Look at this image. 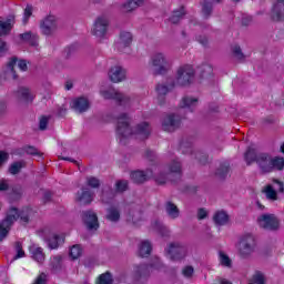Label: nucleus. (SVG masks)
<instances>
[{
	"label": "nucleus",
	"mask_w": 284,
	"mask_h": 284,
	"mask_svg": "<svg viewBox=\"0 0 284 284\" xmlns=\"http://www.w3.org/2000/svg\"><path fill=\"white\" fill-rule=\"evenodd\" d=\"M23 256H26V252L23 250H18L17 254L13 256V258L11 260V263L13 261H18V258H23Z\"/></svg>",
	"instance_id": "nucleus-59"
},
{
	"label": "nucleus",
	"mask_w": 284,
	"mask_h": 284,
	"mask_svg": "<svg viewBox=\"0 0 284 284\" xmlns=\"http://www.w3.org/2000/svg\"><path fill=\"white\" fill-rule=\"evenodd\" d=\"M151 63L154 67L153 74L155 77H159V74H166L168 70H170V63L163 53H155L151 58Z\"/></svg>",
	"instance_id": "nucleus-7"
},
{
	"label": "nucleus",
	"mask_w": 284,
	"mask_h": 284,
	"mask_svg": "<svg viewBox=\"0 0 284 284\" xmlns=\"http://www.w3.org/2000/svg\"><path fill=\"white\" fill-rule=\"evenodd\" d=\"M183 244H181L180 242H172L169 244L168 250H183Z\"/></svg>",
	"instance_id": "nucleus-51"
},
{
	"label": "nucleus",
	"mask_w": 284,
	"mask_h": 284,
	"mask_svg": "<svg viewBox=\"0 0 284 284\" xmlns=\"http://www.w3.org/2000/svg\"><path fill=\"white\" fill-rule=\"evenodd\" d=\"M194 81V68L190 64L182 65L178 70L176 85L184 88Z\"/></svg>",
	"instance_id": "nucleus-6"
},
{
	"label": "nucleus",
	"mask_w": 284,
	"mask_h": 284,
	"mask_svg": "<svg viewBox=\"0 0 284 284\" xmlns=\"http://www.w3.org/2000/svg\"><path fill=\"white\" fill-rule=\"evenodd\" d=\"M108 26H110L108 18L103 16L99 17L93 24L92 34L94 37H100V39H103V37H105L108 32Z\"/></svg>",
	"instance_id": "nucleus-10"
},
{
	"label": "nucleus",
	"mask_w": 284,
	"mask_h": 284,
	"mask_svg": "<svg viewBox=\"0 0 284 284\" xmlns=\"http://www.w3.org/2000/svg\"><path fill=\"white\" fill-rule=\"evenodd\" d=\"M82 219L88 230H99V216L92 211H84Z\"/></svg>",
	"instance_id": "nucleus-12"
},
{
	"label": "nucleus",
	"mask_w": 284,
	"mask_h": 284,
	"mask_svg": "<svg viewBox=\"0 0 284 284\" xmlns=\"http://www.w3.org/2000/svg\"><path fill=\"white\" fill-rule=\"evenodd\" d=\"M182 176L183 169L181 166V162L173 160L169 164V174H160L155 178V182L158 183V185H165L168 179H170L172 183H179Z\"/></svg>",
	"instance_id": "nucleus-3"
},
{
	"label": "nucleus",
	"mask_w": 284,
	"mask_h": 284,
	"mask_svg": "<svg viewBox=\"0 0 284 284\" xmlns=\"http://www.w3.org/2000/svg\"><path fill=\"white\" fill-rule=\"evenodd\" d=\"M283 168H284L283 158L271 159L270 172H272L273 170H283Z\"/></svg>",
	"instance_id": "nucleus-35"
},
{
	"label": "nucleus",
	"mask_w": 284,
	"mask_h": 284,
	"mask_svg": "<svg viewBox=\"0 0 284 284\" xmlns=\"http://www.w3.org/2000/svg\"><path fill=\"white\" fill-rule=\"evenodd\" d=\"M18 99H21L22 101H26V103H32L34 101V95L30 92V89L20 87L17 90Z\"/></svg>",
	"instance_id": "nucleus-23"
},
{
	"label": "nucleus",
	"mask_w": 284,
	"mask_h": 284,
	"mask_svg": "<svg viewBox=\"0 0 284 284\" xmlns=\"http://www.w3.org/2000/svg\"><path fill=\"white\" fill-rule=\"evenodd\" d=\"M30 212H32V210L28 206L23 207L21 211L17 207L9 210L6 219L0 222V243L10 233V227H12L14 221H19L20 219L22 223H30Z\"/></svg>",
	"instance_id": "nucleus-2"
},
{
	"label": "nucleus",
	"mask_w": 284,
	"mask_h": 284,
	"mask_svg": "<svg viewBox=\"0 0 284 284\" xmlns=\"http://www.w3.org/2000/svg\"><path fill=\"white\" fill-rule=\"evenodd\" d=\"M199 71L201 79H207L209 77H212L214 69L209 63H203L199 67Z\"/></svg>",
	"instance_id": "nucleus-31"
},
{
	"label": "nucleus",
	"mask_w": 284,
	"mask_h": 284,
	"mask_svg": "<svg viewBox=\"0 0 284 284\" xmlns=\"http://www.w3.org/2000/svg\"><path fill=\"white\" fill-rule=\"evenodd\" d=\"M32 4H27L23 13V23H28V21H30V17H32Z\"/></svg>",
	"instance_id": "nucleus-46"
},
{
	"label": "nucleus",
	"mask_w": 284,
	"mask_h": 284,
	"mask_svg": "<svg viewBox=\"0 0 284 284\" xmlns=\"http://www.w3.org/2000/svg\"><path fill=\"white\" fill-rule=\"evenodd\" d=\"M42 201L43 203H50V201H52V192L45 191Z\"/></svg>",
	"instance_id": "nucleus-57"
},
{
	"label": "nucleus",
	"mask_w": 284,
	"mask_h": 284,
	"mask_svg": "<svg viewBox=\"0 0 284 284\" xmlns=\"http://www.w3.org/2000/svg\"><path fill=\"white\" fill-rule=\"evenodd\" d=\"M18 68L21 70V72H27L28 71V62L26 60H20L18 62Z\"/></svg>",
	"instance_id": "nucleus-54"
},
{
	"label": "nucleus",
	"mask_w": 284,
	"mask_h": 284,
	"mask_svg": "<svg viewBox=\"0 0 284 284\" xmlns=\"http://www.w3.org/2000/svg\"><path fill=\"white\" fill-rule=\"evenodd\" d=\"M252 23V16H246L242 18V26H250Z\"/></svg>",
	"instance_id": "nucleus-60"
},
{
	"label": "nucleus",
	"mask_w": 284,
	"mask_h": 284,
	"mask_svg": "<svg viewBox=\"0 0 284 284\" xmlns=\"http://www.w3.org/2000/svg\"><path fill=\"white\" fill-rule=\"evenodd\" d=\"M213 221L215 225H227L230 215H227L225 211H217L213 216Z\"/></svg>",
	"instance_id": "nucleus-27"
},
{
	"label": "nucleus",
	"mask_w": 284,
	"mask_h": 284,
	"mask_svg": "<svg viewBox=\"0 0 284 284\" xmlns=\"http://www.w3.org/2000/svg\"><path fill=\"white\" fill-rule=\"evenodd\" d=\"M87 185L93 190H98V187H101V180H99V178L89 176L87 178Z\"/></svg>",
	"instance_id": "nucleus-40"
},
{
	"label": "nucleus",
	"mask_w": 284,
	"mask_h": 284,
	"mask_svg": "<svg viewBox=\"0 0 284 284\" xmlns=\"http://www.w3.org/2000/svg\"><path fill=\"white\" fill-rule=\"evenodd\" d=\"M197 219L199 221H203V219H207V211L205 209H199Z\"/></svg>",
	"instance_id": "nucleus-52"
},
{
	"label": "nucleus",
	"mask_w": 284,
	"mask_h": 284,
	"mask_svg": "<svg viewBox=\"0 0 284 284\" xmlns=\"http://www.w3.org/2000/svg\"><path fill=\"white\" fill-rule=\"evenodd\" d=\"M197 41H199V43H201V45H207L206 37L200 36V37H197Z\"/></svg>",
	"instance_id": "nucleus-64"
},
{
	"label": "nucleus",
	"mask_w": 284,
	"mask_h": 284,
	"mask_svg": "<svg viewBox=\"0 0 284 284\" xmlns=\"http://www.w3.org/2000/svg\"><path fill=\"white\" fill-rule=\"evenodd\" d=\"M227 174H230V162H223L216 170L215 176H219L223 181L227 179Z\"/></svg>",
	"instance_id": "nucleus-28"
},
{
	"label": "nucleus",
	"mask_w": 284,
	"mask_h": 284,
	"mask_svg": "<svg viewBox=\"0 0 284 284\" xmlns=\"http://www.w3.org/2000/svg\"><path fill=\"white\" fill-rule=\"evenodd\" d=\"M139 250H152V243L148 240H144L140 243Z\"/></svg>",
	"instance_id": "nucleus-50"
},
{
	"label": "nucleus",
	"mask_w": 284,
	"mask_h": 284,
	"mask_svg": "<svg viewBox=\"0 0 284 284\" xmlns=\"http://www.w3.org/2000/svg\"><path fill=\"white\" fill-rule=\"evenodd\" d=\"M257 159L258 154L256 153V150L252 148H248L244 153V161L246 162V165H250L251 163H256Z\"/></svg>",
	"instance_id": "nucleus-30"
},
{
	"label": "nucleus",
	"mask_w": 284,
	"mask_h": 284,
	"mask_svg": "<svg viewBox=\"0 0 284 284\" xmlns=\"http://www.w3.org/2000/svg\"><path fill=\"white\" fill-rule=\"evenodd\" d=\"M248 284H265V275L261 272H255Z\"/></svg>",
	"instance_id": "nucleus-41"
},
{
	"label": "nucleus",
	"mask_w": 284,
	"mask_h": 284,
	"mask_svg": "<svg viewBox=\"0 0 284 284\" xmlns=\"http://www.w3.org/2000/svg\"><path fill=\"white\" fill-rule=\"evenodd\" d=\"M116 192H125L128 190V180H120L115 183Z\"/></svg>",
	"instance_id": "nucleus-45"
},
{
	"label": "nucleus",
	"mask_w": 284,
	"mask_h": 284,
	"mask_svg": "<svg viewBox=\"0 0 284 284\" xmlns=\"http://www.w3.org/2000/svg\"><path fill=\"white\" fill-rule=\"evenodd\" d=\"M23 168H26V163L23 161H17L10 165L9 172L10 174L17 175L21 170H23Z\"/></svg>",
	"instance_id": "nucleus-34"
},
{
	"label": "nucleus",
	"mask_w": 284,
	"mask_h": 284,
	"mask_svg": "<svg viewBox=\"0 0 284 284\" xmlns=\"http://www.w3.org/2000/svg\"><path fill=\"white\" fill-rule=\"evenodd\" d=\"M24 152L27 154H30L31 156H43V154L41 152H39V150L32 145H27L24 146Z\"/></svg>",
	"instance_id": "nucleus-42"
},
{
	"label": "nucleus",
	"mask_w": 284,
	"mask_h": 284,
	"mask_svg": "<svg viewBox=\"0 0 284 284\" xmlns=\"http://www.w3.org/2000/svg\"><path fill=\"white\" fill-rule=\"evenodd\" d=\"M145 158L149 159V161H152L154 159V151L146 150L145 151Z\"/></svg>",
	"instance_id": "nucleus-63"
},
{
	"label": "nucleus",
	"mask_w": 284,
	"mask_h": 284,
	"mask_svg": "<svg viewBox=\"0 0 284 284\" xmlns=\"http://www.w3.org/2000/svg\"><path fill=\"white\" fill-rule=\"evenodd\" d=\"M81 256L80 250H71L70 251V257L74 261Z\"/></svg>",
	"instance_id": "nucleus-58"
},
{
	"label": "nucleus",
	"mask_w": 284,
	"mask_h": 284,
	"mask_svg": "<svg viewBox=\"0 0 284 284\" xmlns=\"http://www.w3.org/2000/svg\"><path fill=\"white\" fill-rule=\"evenodd\" d=\"M50 121V118L42 115L40 118V122H39V130H48V123Z\"/></svg>",
	"instance_id": "nucleus-48"
},
{
	"label": "nucleus",
	"mask_w": 284,
	"mask_h": 284,
	"mask_svg": "<svg viewBox=\"0 0 284 284\" xmlns=\"http://www.w3.org/2000/svg\"><path fill=\"white\" fill-rule=\"evenodd\" d=\"M143 0H129L128 3L123 4L124 10L126 12H132V10H136V8L141 7Z\"/></svg>",
	"instance_id": "nucleus-36"
},
{
	"label": "nucleus",
	"mask_w": 284,
	"mask_h": 284,
	"mask_svg": "<svg viewBox=\"0 0 284 284\" xmlns=\"http://www.w3.org/2000/svg\"><path fill=\"white\" fill-rule=\"evenodd\" d=\"M8 159H10V155L8 154V152L0 151V168L2 163H6V161H8Z\"/></svg>",
	"instance_id": "nucleus-53"
},
{
	"label": "nucleus",
	"mask_w": 284,
	"mask_h": 284,
	"mask_svg": "<svg viewBox=\"0 0 284 284\" xmlns=\"http://www.w3.org/2000/svg\"><path fill=\"white\" fill-rule=\"evenodd\" d=\"M148 179H150V175L148 173H144L143 171L131 172V181H133V183H136L138 185H141V183H145Z\"/></svg>",
	"instance_id": "nucleus-26"
},
{
	"label": "nucleus",
	"mask_w": 284,
	"mask_h": 284,
	"mask_svg": "<svg viewBox=\"0 0 284 284\" xmlns=\"http://www.w3.org/2000/svg\"><path fill=\"white\" fill-rule=\"evenodd\" d=\"M233 54H234V57H236V59L239 61H244L245 60V54L243 53V51L241 50V45H239V44H235L233 47Z\"/></svg>",
	"instance_id": "nucleus-43"
},
{
	"label": "nucleus",
	"mask_w": 284,
	"mask_h": 284,
	"mask_svg": "<svg viewBox=\"0 0 284 284\" xmlns=\"http://www.w3.org/2000/svg\"><path fill=\"white\" fill-rule=\"evenodd\" d=\"M165 211L171 219H179V214H181V212L179 211V206H176V204L172 202H166Z\"/></svg>",
	"instance_id": "nucleus-29"
},
{
	"label": "nucleus",
	"mask_w": 284,
	"mask_h": 284,
	"mask_svg": "<svg viewBox=\"0 0 284 284\" xmlns=\"http://www.w3.org/2000/svg\"><path fill=\"white\" fill-rule=\"evenodd\" d=\"M12 28H14V17L9 16L6 21L0 19V37H6V34H10L12 32ZM8 51L6 41L0 38V57H3Z\"/></svg>",
	"instance_id": "nucleus-4"
},
{
	"label": "nucleus",
	"mask_w": 284,
	"mask_h": 284,
	"mask_svg": "<svg viewBox=\"0 0 284 284\" xmlns=\"http://www.w3.org/2000/svg\"><path fill=\"white\" fill-rule=\"evenodd\" d=\"M30 255L31 258H33V261H36L37 263H43V261H45V255L41 250H31Z\"/></svg>",
	"instance_id": "nucleus-37"
},
{
	"label": "nucleus",
	"mask_w": 284,
	"mask_h": 284,
	"mask_svg": "<svg viewBox=\"0 0 284 284\" xmlns=\"http://www.w3.org/2000/svg\"><path fill=\"white\" fill-rule=\"evenodd\" d=\"M272 21H283L284 19V0H277L271 11Z\"/></svg>",
	"instance_id": "nucleus-15"
},
{
	"label": "nucleus",
	"mask_w": 284,
	"mask_h": 284,
	"mask_svg": "<svg viewBox=\"0 0 284 284\" xmlns=\"http://www.w3.org/2000/svg\"><path fill=\"white\" fill-rule=\"evenodd\" d=\"M45 243L49 250H59L65 243V235L52 234L45 240Z\"/></svg>",
	"instance_id": "nucleus-17"
},
{
	"label": "nucleus",
	"mask_w": 284,
	"mask_h": 284,
	"mask_svg": "<svg viewBox=\"0 0 284 284\" xmlns=\"http://www.w3.org/2000/svg\"><path fill=\"white\" fill-rule=\"evenodd\" d=\"M19 60L17 59V57L11 58V60L8 63V68L11 70L12 74H13V79H18L17 75V71H14V67L17 65V62Z\"/></svg>",
	"instance_id": "nucleus-47"
},
{
	"label": "nucleus",
	"mask_w": 284,
	"mask_h": 284,
	"mask_svg": "<svg viewBox=\"0 0 284 284\" xmlns=\"http://www.w3.org/2000/svg\"><path fill=\"white\" fill-rule=\"evenodd\" d=\"M257 221L264 230H271V232H276L281 227V222L274 214H263Z\"/></svg>",
	"instance_id": "nucleus-8"
},
{
	"label": "nucleus",
	"mask_w": 284,
	"mask_h": 284,
	"mask_svg": "<svg viewBox=\"0 0 284 284\" xmlns=\"http://www.w3.org/2000/svg\"><path fill=\"white\" fill-rule=\"evenodd\" d=\"M174 82L170 85H165V84H158L155 90L158 92V100L160 101V105H163L164 101H165V94H168V92H170V90H172L174 88Z\"/></svg>",
	"instance_id": "nucleus-21"
},
{
	"label": "nucleus",
	"mask_w": 284,
	"mask_h": 284,
	"mask_svg": "<svg viewBox=\"0 0 284 284\" xmlns=\"http://www.w3.org/2000/svg\"><path fill=\"white\" fill-rule=\"evenodd\" d=\"M181 125V120L176 119L174 114H169L162 122V129L164 132H174Z\"/></svg>",
	"instance_id": "nucleus-13"
},
{
	"label": "nucleus",
	"mask_w": 284,
	"mask_h": 284,
	"mask_svg": "<svg viewBox=\"0 0 284 284\" xmlns=\"http://www.w3.org/2000/svg\"><path fill=\"white\" fill-rule=\"evenodd\" d=\"M74 50H77V47L74 44L64 49V52L67 54V57H70V54H72V52H74Z\"/></svg>",
	"instance_id": "nucleus-61"
},
{
	"label": "nucleus",
	"mask_w": 284,
	"mask_h": 284,
	"mask_svg": "<svg viewBox=\"0 0 284 284\" xmlns=\"http://www.w3.org/2000/svg\"><path fill=\"white\" fill-rule=\"evenodd\" d=\"M182 274L185 278H192L193 274H194V267L192 266H185L182 270Z\"/></svg>",
	"instance_id": "nucleus-49"
},
{
	"label": "nucleus",
	"mask_w": 284,
	"mask_h": 284,
	"mask_svg": "<svg viewBox=\"0 0 284 284\" xmlns=\"http://www.w3.org/2000/svg\"><path fill=\"white\" fill-rule=\"evenodd\" d=\"M103 99L115 101L119 105H128L130 103V97L120 93L115 89H109L101 91Z\"/></svg>",
	"instance_id": "nucleus-9"
},
{
	"label": "nucleus",
	"mask_w": 284,
	"mask_h": 284,
	"mask_svg": "<svg viewBox=\"0 0 284 284\" xmlns=\"http://www.w3.org/2000/svg\"><path fill=\"white\" fill-rule=\"evenodd\" d=\"M116 140L122 145H125L128 143V139L131 136H139L142 141H145V139L150 138V123L142 122L136 125L135 130H132V126H130V116H128V113H122L116 119Z\"/></svg>",
	"instance_id": "nucleus-1"
},
{
	"label": "nucleus",
	"mask_w": 284,
	"mask_h": 284,
	"mask_svg": "<svg viewBox=\"0 0 284 284\" xmlns=\"http://www.w3.org/2000/svg\"><path fill=\"white\" fill-rule=\"evenodd\" d=\"M109 79L112 83H121V81H125V69L122 67H113L109 71Z\"/></svg>",
	"instance_id": "nucleus-16"
},
{
	"label": "nucleus",
	"mask_w": 284,
	"mask_h": 284,
	"mask_svg": "<svg viewBox=\"0 0 284 284\" xmlns=\"http://www.w3.org/2000/svg\"><path fill=\"white\" fill-rule=\"evenodd\" d=\"M264 193L268 201H278V193H276V190H274L272 185H266L264 189Z\"/></svg>",
	"instance_id": "nucleus-33"
},
{
	"label": "nucleus",
	"mask_w": 284,
	"mask_h": 284,
	"mask_svg": "<svg viewBox=\"0 0 284 284\" xmlns=\"http://www.w3.org/2000/svg\"><path fill=\"white\" fill-rule=\"evenodd\" d=\"M78 201L83 203V205H90L94 201V192L88 187H82V192L78 193Z\"/></svg>",
	"instance_id": "nucleus-19"
},
{
	"label": "nucleus",
	"mask_w": 284,
	"mask_h": 284,
	"mask_svg": "<svg viewBox=\"0 0 284 284\" xmlns=\"http://www.w3.org/2000/svg\"><path fill=\"white\" fill-rule=\"evenodd\" d=\"M166 256L168 258H171V261H181V258H183V251L169 250Z\"/></svg>",
	"instance_id": "nucleus-38"
},
{
	"label": "nucleus",
	"mask_w": 284,
	"mask_h": 284,
	"mask_svg": "<svg viewBox=\"0 0 284 284\" xmlns=\"http://www.w3.org/2000/svg\"><path fill=\"white\" fill-rule=\"evenodd\" d=\"M105 219L106 221H110V223H119V221H121V211L114 206H111L106 210Z\"/></svg>",
	"instance_id": "nucleus-25"
},
{
	"label": "nucleus",
	"mask_w": 284,
	"mask_h": 284,
	"mask_svg": "<svg viewBox=\"0 0 284 284\" xmlns=\"http://www.w3.org/2000/svg\"><path fill=\"white\" fill-rule=\"evenodd\" d=\"M73 108L80 113L88 112V110L90 109V102L88 101V99L81 97L74 100Z\"/></svg>",
	"instance_id": "nucleus-24"
},
{
	"label": "nucleus",
	"mask_w": 284,
	"mask_h": 284,
	"mask_svg": "<svg viewBox=\"0 0 284 284\" xmlns=\"http://www.w3.org/2000/svg\"><path fill=\"white\" fill-rule=\"evenodd\" d=\"M10 190V184L6 180H0V192H7Z\"/></svg>",
	"instance_id": "nucleus-56"
},
{
	"label": "nucleus",
	"mask_w": 284,
	"mask_h": 284,
	"mask_svg": "<svg viewBox=\"0 0 284 284\" xmlns=\"http://www.w3.org/2000/svg\"><path fill=\"white\" fill-rule=\"evenodd\" d=\"M256 163L261 168L262 172H264L265 174L270 173V165L272 163V159L270 158V154L267 153L257 154Z\"/></svg>",
	"instance_id": "nucleus-18"
},
{
	"label": "nucleus",
	"mask_w": 284,
	"mask_h": 284,
	"mask_svg": "<svg viewBox=\"0 0 284 284\" xmlns=\"http://www.w3.org/2000/svg\"><path fill=\"white\" fill-rule=\"evenodd\" d=\"M180 150L182 151V154H191V156H194L201 165H206L209 159L207 154L202 151H194L192 141L182 140L180 142Z\"/></svg>",
	"instance_id": "nucleus-5"
},
{
	"label": "nucleus",
	"mask_w": 284,
	"mask_h": 284,
	"mask_svg": "<svg viewBox=\"0 0 284 284\" xmlns=\"http://www.w3.org/2000/svg\"><path fill=\"white\" fill-rule=\"evenodd\" d=\"M48 276L44 273H41L33 284H45Z\"/></svg>",
	"instance_id": "nucleus-55"
},
{
	"label": "nucleus",
	"mask_w": 284,
	"mask_h": 284,
	"mask_svg": "<svg viewBox=\"0 0 284 284\" xmlns=\"http://www.w3.org/2000/svg\"><path fill=\"white\" fill-rule=\"evenodd\" d=\"M196 105H199V99L196 98L184 97L180 102V108H186L190 112H194V108H196Z\"/></svg>",
	"instance_id": "nucleus-22"
},
{
	"label": "nucleus",
	"mask_w": 284,
	"mask_h": 284,
	"mask_svg": "<svg viewBox=\"0 0 284 284\" xmlns=\"http://www.w3.org/2000/svg\"><path fill=\"white\" fill-rule=\"evenodd\" d=\"M120 48H123V50H120L121 52H129L130 45H132V33L122 31L120 33Z\"/></svg>",
	"instance_id": "nucleus-20"
},
{
	"label": "nucleus",
	"mask_w": 284,
	"mask_h": 284,
	"mask_svg": "<svg viewBox=\"0 0 284 284\" xmlns=\"http://www.w3.org/2000/svg\"><path fill=\"white\" fill-rule=\"evenodd\" d=\"M256 247V237L246 233L240 237L239 250H254Z\"/></svg>",
	"instance_id": "nucleus-14"
},
{
	"label": "nucleus",
	"mask_w": 284,
	"mask_h": 284,
	"mask_svg": "<svg viewBox=\"0 0 284 284\" xmlns=\"http://www.w3.org/2000/svg\"><path fill=\"white\" fill-rule=\"evenodd\" d=\"M40 28L42 34L50 37V34L57 30V18L54 16H48L41 21Z\"/></svg>",
	"instance_id": "nucleus-11"
},
{
	"label": "nucleus",
	"mask_w": 284,
	"mask_h": 284,
	"mask_svg": "<svg viewBox=\"0 0 284 284\" xmlns=\"http://www.w3.org/2000/svg\"><path fill=\"white\" fill-rule=\"evenodd\" d=\"M219 256L221 265L224 267H232V260L230 256H227V254H225L223 251H220Z\"/></svg>",
	"instance_id": "nucleus-39"
},
{
	"label": "nucleus",
	"mask_w": 284,
	"mask_h": 284,
	"mask_svg": "<svg viewBox=\"0 0 284 284\" xmlns=\"http://www.w3.org/2000/svg\"><path fill=\"white\" fill-rule=\"evenodd\" d=\"M183 17H185V7H180V9L174 10L172 17L170 18L171 23H179V21H181V19H183Z\"/></svg>",
	"instance_id": "nucleus-32"
},
{
	"label": "nucleus",
	"mask_w": 284,
	"mask_h": 284,
	"mask_svg": "<svg viewBox=\"0 0 284 284\" xmlns=\"http://www.w3.org/2000/svg\"><path fill=\"white\" fill-rule=\"evenodd\" d=\"M273 183H275L278 187V192H284V184L280 180H274Z\"/></svg>",
	"instance_id": "nucleus-62"
},
{
	"label": "nucleus",
	"mask_w": 284,
	"mask_h": 284,
	"mask_svg": "<svg viewBox=\"0 0 284 284\" xmlns=\"http://www.w3.org/2000/svg\"><path fill=\"white\" fill-rule=\"evenodd\" d=\"M97 284H112V274L104 273L100 275L99 282Z\"/></svg>",
	"instance_id": "nucleus-44"
}]
</instances>
